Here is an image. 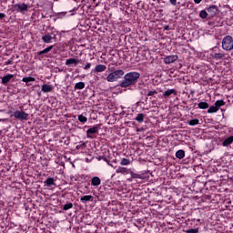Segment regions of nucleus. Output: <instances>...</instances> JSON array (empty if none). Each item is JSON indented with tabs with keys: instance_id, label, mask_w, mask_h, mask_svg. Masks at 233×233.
Here are the masks:
<instances>
[{
	"instance_id": "obj_45",
	"label": "nucleus",
	"mask_w": 233,
	"mask_h": 233,
	"mask_svg": "<svg viewBox=\"0 0 233 233\" xmlns=\"http://www.w3.org/2000/svg\"><path fill=\"white\" fill-rule=\"evenodd\" d=\"M201 1H203V0H194V3H195L196 5H199V3H201Z\"/></svg>"
},
{
	"instance_id": "obj_24",
	"label": "nucleus",
	"mask_w": 233,
	"mask_h": 233,
	"mask_svg": "<svg viewBox=\"0 0 233 233\" xmlns=\"http://www.w3.org/2000/svg\"><path fill=\"white\" fill-rule=\"evenodd\" d=\"M218 110L219 109H218V107L214 104L213 106H210L208 109V114H216V112H218Z\"/></svg>"
},
{
	"instance_id": "obj_25",
	"label": "nucleus",
	"mask_w": 233,
	"mask_h": 233,
	"mask_svg": "<svg viewBox=\"0 0 233 233\" xmlns=\"http://www.w3.org/2000/svg\"><path fill=\"white\" fill-rule=\"evenodd\" d=\"M199 17L200 19H207L208 17V12L207 10H201L199 12Z\"/></svg>"
},
{
	"instance_id": "obj_11",
	"label": "nucleus",
	"mask_w": 233,
	"mask_h": 233,
	"mask_svg": "<svg viewBox=\"0 0 233 233\" xmlns=\"http://www.w3.org/2000/svg\"><path fill=\"white\" fill-rule=\"evenodd\" d=\"M79 63H81V60L77 59V58H69L67 60H66V66H77V65H79Z\"/></svg>"
},
{
	"instance_id": "obj_51",
	"label": "nucleus",
	"mask_w": 233,
	"mask_h": 233,
	"mask_svg": "<svg viewBox=\"0 0 233 233\" xmlns=\"http://www.w3.org/2000/svg\"><path fill=\"white\" fill-rule=\"evenodd\" d=\"M73 167H76V166L73 164Z\"/></svg>"
},
{
	"instance_id": "obj_4",
	"label": "nucleus",
	"mask_w": 233,
	"mask_h": 233,
	"mask_svg": "<svg viewBox=\"0 0 233 233\" xmlns=\"http://www.w3.org/2000/svg\"><path fill=\"white\" fill-rule=\"evenodd\" d=\"M28 4H15L12 5L11 12H16V14H25V12H28Z\"/></svg>"
},
{
	"instance_id": "obj_2",
	"label": "nucleus",
	"mask_w": 233,
	"mask_h": 233,
	"mask_svg": "<svg viewBox=\"0 0 233 233\" xmlns=\"http://www.w3.org/2000/svg\"><path fill=\"white\" fill-rule=\"evenodd\" d=\"M124 76H125V71L123 69H118L111 72L106 76V81H108V83H114V81H117V79H121Z\"/></svg>"
},
{
	"instance_id": "obj_34",
	"label": "nucleus",
	"mask_w": 233,
	"mask_h": 233,
	"mask_svg": "<svg viewBox=\"0 0 233 233\" xmlns=\"http://www.w3.org/2000/svg\"><path fill=\"white\" fill-rule=\"evenodd\" d=\"M74 208V204L67 203V204L64 205L63 210H70V208Z\"/></svg>"
},
{
	"instance_id": "obj_32",
	"label": "nucleus",
	"mask_w": 233,
	"mask_h": 233,
	"mask_svg": "<svg viewBox=\"0 0 233 233\" xmlns=\"http://www.w3.org/2000/svg\"><path fill=\"white\" fill-rule=\"evenodd\" d=\"M196 125H199V119L195 118L188 122L189 127H196Z\"/></svg>"
},
{
	"instance_id": "obj_8",
	"label": "nucleus",
	"mask_w": 233,
	"mask_h": 233,
	"mask_svg": "<svg viewBox=\"0 0 233 233\" xmlns=\"http://www.w3.org/2000/svg\"><path fill=\"white\" fill-rule=\"evenodd\" d=\"M177 59H179L177 55L167 56L164 58V63L165 65H170L172 63H175V61H177Z\"/></svg>"
},
{
	"instance_id": "obj_49",
	"label": "nucleus",
	"mask_w": 233,
	"mask_h": 233,
	"mask_svg": "<svg viewBox=\"0 0 233 233\" xmlns=\"http://www.w3.org/2000/svg\"><path fill=\"white\" fill-rule=\"evenodd\" d=\"M128 181H132V178H129Z\"/></svg>"
},
{
	"instance_id": "obj_9",
	"label": "nucleus",
	"mask_w": 233,
	"mask_h": 233,
	"mask_svg": "<svg viewBox=\"0 0 233 233\" xmlns=\"http://www.w3.org/2000/svg\"><path fill=\"white\" fill-rule=\"evenodd\" d=\"M226 54L224 53H210L209 56L211 57V59H215L216 61H221L223 59H225L226 57Z\"/></svg>"
},
{
	"instance_id": "obj_31",
	"label": "nucleus",
	"mask_w": 233,
	"mask_h": 233,
	"mask_svg": "<svg viewBox=\"0 0 233 233\" xmlns=\"http://www.w3.org/2000/svg\"><path fill=\"white\" fill-rule=\"evenodd\" d=\"M129 174H130L132 179H141V175H139L137 173H134L132 171V169H130Z\"/></svg>"
},
{
	"instance_id": "obj_46",
	"label": "nucleus",
	"mask_w": 233,
	"mask_h": 233,
	"mask_svg": "<svg viewBox=\"0 0 233 233\" xmlns=\"http://www.w3.org/2000/svg\"><path fill=\"white\" fill-rule=\"evenodd\" d=\"M101 159H106V157H98V161H101Z\"/></svg>"
},
{
	"instance_id": "obj_39",
	"label": "nucleus",
	"mask_w": 233,
	"mask_h": 233,
	"mask_svg": "<svg viewBox=\"0 0 233 233\" xmlns=\"http://www.w3.org/2000/svg\"><path fill=\"white\" fill-rule=\"evenodd\" d=\"M156 94H157V91L152 90V91H149V92L147 94V96H156Z\"/></svg>"
},
{
	"instance_id": "obj_37",
	"label": "nucleus",
	"mask_w": 233,
	"mask_h": 233,
	"mask_svg": "<svg viewBox=\"0 0 233 233\" xmlns=\"http://www.w3.org/2000/svg\"><path fill=\"white\" fill-rule=\"evenodd\" d=\"M13 63H14V57H11L7 61L5 62V66H8V65H12Z\"/></svg>"
},
{
	"instance_id": "obj_44",
	"label": "nucleus",
	"mask_w": 233,
	"mask_h": 233,
	"mask_svg": "<svg viewBox=\"0 0 233 233\" xmlns=\"http://www.w3.org/2000/svg\"><path fill=\"white\" fill-rule=\"evenodd\" d=\"M52 48H54V46H49L46 49L47 50V52H50L52 50Z\"/></svg>"
},
{
	"instance_id": "obj_28",
	"label": "nucleus",
	"mask_w": 233,
	"mask_h": 233,
	"mask_svg": "<svg viewBox=\"0 0 233 233\" xmlns=\"http://www.w3.org/2000/svg\"><path fill=\"white\" fill-rule=\"evenodd\" d=\"M136 121H137L138 123H143V121H145V115L143 113L138 114L136 116Z\"/></svg>"
},
{
	"instance_id": "obj_33",
	"label": "nucleus",
	"mask_w": 233,
	"mask_h": 233,
	"mask_svg": "<svg viewBox=\"0 0 233 233\" xmlns=\"http://www.w3.org/2000/svg\"><path fill=\"white\" fill-rule=\"evenodd\" d=\"M78 121L80 123H86V121H88V118L83 115H79L78 116Z\"/></svg>"
},
{
	"instance_id": "obj_6",
	"label": "nucleus",
	"mask_w": 233,
	"mask_h": 233,
	"mask_svg": "<svg viewBox=\"0 0 233 233\" xmlns=\"http://www.w3.org/2000/svg\"><path fill=\"white\" fill-rule=\"evenodd\" d=\"M14 117L15 119H19L20 121H28V113L23 111V110H16L13 114Z\"/></svg>"
},
{
	"instance_id": "obj_43",
	"label": "nucleus",
	"mask_w": 233,
	"mask_h": 233,
	"mask_svg": "<svg viewBox=\"0 0 233 233\" xmlns=\"http://www.w3.org/2000/svg\"><path fill=\"white\" fill-rule=\"evenodd\" d=\"M6 17V15L5 13H0V19H5Z\"/></svg>"
},
{
	"instance_id": "obj_1",
	"label": "nucleus",
	"mask_w": 233,
	"mask_h": 233,
	"mask_svg": "<svg viewBox=\"0 0 233 233\" xmlns=\"http://www.w3.org/2000/svg\"><path fill=\"white\" fill-rule=\"evenodd\" d=\"M139 77H141V75L136 71L127 73L124 76V80L120 84L121 88H127L132 86V85H136Z\"/></svg>"
},
{
	"instance_id": "obj_5",
	"label": "nucleus",
	"mask_w": 233,
	"mask_h": 233,
	"mask_svg": "<svg viewBox=\"0 0 233 233\" xmlns=\"http://www.w3.org/2000/svg\"><path fill=\"white\" fill-rule=\"evenodd\" d=\"M222 49L226 50V52L233 50V38L230 35H226L222 39Z\"/></svg>"
},
{
	"instance_id": "obj_17",
	"label": "nucleus",
	"mask_w": 233,
	"mask_h": 233,
	"mask_svg": "<svg viewBox=\"0 0 233 233\" xmlns=\"http://www.w3.org/2000/svg\"><path fill=\"white\" fill-rule=\"evenodd\" d=\"M93 199H94V197H92L91 195H86V196L80 198V201L82 203H86L88 201H93Z\"/></svg>"
},
{
	"instance_id": "obj_41",
	"label": "nucleus",
	"mask_w": 233,
	"mask_h": 233,
	"mask_svg": "<svg viewBox=\"0 0 233 233\" xmlns=\"http://www.w3.org/2000/svg\"><path fill=\"white\" fill-rule=\"evenodd\" d=\"M92 66V64L87 63L86 66H84V70H89V68Z\"/></svg>"
},
{
	"instance_id": "obj_10",
	"label": "nucleus",
	"mask_w": 233,
	"mask_h": 233,
	"mask_svg": "<svg viewBox=\"0 0 233 233\" xmlns=\"http://www.w3.org/2000/svg\"><path fill=\"white\" fill-rule=\"evenodd\" d=\"M97 132H99V127L95 126L86 130V136L92 139L94 137V134H97Z\"/></svg>"
},
{
	"instance_id": "obj_22",
	"label": "nucleus",
	"mask_w": 233,
	"mask_h": 233,
	"mask_svg": "<svg viewBox=\"0 0 233 233\" xmlns=\"http://www.w3.org/2000/svg\"><path fill=\"white\" fill-rule=\"evenodd\" d=\"M172 94L176 95V89H167L163 93L164 97H168L169 96H172Z\"/></svg>"
},
{
	"instance_id": "obj_21",
	"label": "nucleus",
	"mask_w": 233,
	"mask_h": 233,
	"mask_svg": "<svg viewBox=\"0 0 233 233\" xmlns=\"http://www.w3.org/2000/svg\"><path fill=\"white\" fill-rule=\"evenodd\" d=\"M176 157L177 159H183V157H185V150L179 149L176 152Z\"/></svg>"
},
{
	"instance_id": "obj_36",
	"label": "nucleus",
	"mask_w": 233,
	"mask_h": 233,
	"mask_svg": "<svg viewBox=\"0 0 233 233\" xmlns=\"http://www.w3.org/2000/svg\"><path fill=\"white\" fill-rule=\"evenodd\" d=\"M199 229L198 228H191V229H187L186 233H198Z\"/></svg>"
},
{
	"instance_id": "obj_23",
	"label": "nucleus",
	"mask_w": 233,
	"mask_h": 233,
	"mask_svg": "<svg viewBox=\"0 0 233 233\" xmlns=\"http://www.w3.org/2000/svg\"><path fill=\"white\" fill-rule=\"evenodd\" d=\"M131 163H132V160L127 159V158H122L121 161H120V165L122 167H127V166L130 165Z\"/></svg>"
},
{
	"instance_id": "obj_30",
	"label": "nucleus",
	"mask_w": 233,
	"mask_h": 233,
	"mask_svg": "<svg viewBox=\"0 0 233 233\" xmlns=\"http://www.w3.org/2000/svg\"><path fill=\"white\" fill-rule=\"evenodd\" d=\"M215 106L219 110L221 106H225V101L224 100H217L215 102Z\"/></svg>"
},
{
	"instance_id": "obj_14",
	"label": "nucleus",
	"mask_w": 233,
	"mask_h": 233,
	"mask_svg": "<svg viewBox=\"0 0 233 233\" xmlns=\"http://www.w3.org/2000/svg\"><path fill=\"white\" fill-rule=\"evenodd\" d=\"M44 187H56V179L54 177H48L45 180Z\"/></svg>"
},
{
	"instance_id": "obj_18",
	"label": "nucleus",
	"mask_w": 233,
	"mask_h": 233,
	"mask_svg": "<svg viewBox=\"0 0 233 233\" xmlns=\"http://www.w3.org/2000/svg\"><path fill=\"white\" fill-rule=\"evenodd\" d=\"M53 89L54 88L52 87V86L48 84H44L42 86V92L48 93V92H52Z\"/></svg>"
},
{
	"instance_id": "obj_12",
	"label": "nucleus",
	"mask_w": 233,
	"mask_h": 233,
	"mask_svg": "<svg viewBox=\"0 0 233 233\" xmlns=\"http://www.w3.org/2000/svg\"><path fill=\"white\" fill-rule=\"evenodd\" d=\"M130 168L124 167H118L116 170V174H123L124 176H127L130 174Z\"/></svg>"
},
{
	"instance_id": "obj_50",
	"label": "nucleus",
	"mask_w": 233,
	"mask_h": 233,
	"mask_svg": "<svg viewBox=\"0 0 233 233\" xmlns=\"http://www.w3.org/2000/svg\"><path fill=\"white\" fill-rule=\"evenodd\" d=\"M0 121H5V119H0Z\"/></svg>"
},
{
	"instance_id": "obj_27",
	"label": "nucleus",
	"mask_w": 233,
	"mask_h": 233,
	"mask_svg": "<svg viewBox=\"0 0 233 233\" xmlns=\"http://www.w3.org/2000/svg\"><path fill=\"white\" fill-rule=\"evenodd\" d=\"M198 108H200V110H207V108H208V103L207 102H200L198 103Z\"/></svg>"
},
{
	"instance_id": "obj_47",
	"label": "nucleus",
	"mask_w": 233,
	"mask_h": 233,
	"mask_svg": "<svg viewBox=\"0 0 233 233\" xmlns=\"http://www.w3.org/2000/svg\"><path fill=\"white\" fill-rule=\"evenodd\" d=\"M168 28H170L168 25H166L165 27H164V30H168Z\"/></svg>"
},
{
	"instance_id": "obj_26",
	"label": "nucleus",
	"mask_w": 233,
	"mask_h": 233,
	"mask_svg": "<svg viewBox=\"0 0 233 233\" xmlns=\"http://www.w3.org/2000/svg\"><path fill=\"white\" fill-rule=\"evenodd\" d=\"M85 88V82H78L75 85V90H83Z\"/></svg>"
},
{
	"instance_id": "obj_3",
	"label": "nucleus",
	"mask_w": 233,
	"mask_h": 233,
	"mask_svg": "<svg viewBox=\"0 0 233 233\" xmlns=\"http://www.w3.org/2000/svg\"><path fill=\"white\" fill-rule=\"evenodd\" d=\"M56 33L57 31L56 30V28L51 27V33H46L44 35H42L43 43H46V45H50V43H52V40L57 37Z\"/></svg>"
},
{
	"instance_id": "obj_48",
	"label": "nucleus",
	"mask_w": 233,
	"mask_h": 233,
	"mask_svg": "<svg viewBox=\"0 0 233 233\" xmlns=\"http://www.w3.org/2000/svg\"><path fill=\"white\" fill-rule=\"evenodd\" d=\"M197 221L199 223V221H201V219L198 218V219H197Z\"/></svg>"
},
{
	"instance_id": "obj_16",
	"label": "nucleus",
	"mask_w": 233,
	"mask_h": 233,
	"mask_svg": "<svg viewBox=\"0 0 233 233\" xmlns=\"http://www.w3.org/2000/svg\"><path fill=\"white\" fill-rule=\"evenodd\" d=\"M22 81L23 83H25L26 86H30V84L28 83H34V81H35V78H34L33 76H25L23 77Z\"/></svg>"
},
{
	"instance_id": "obj_40",
	"label": "nucleus",
	"mask_w": 233,
	"mask_h": 233,
	"mask_svg": "<svg viewBox=\"0 0 233 233\" xmlns=\"http://www.w3.org/2000/svg\"><path fill=\"white\" fill-rule=\"evenodd\" d=\"M169 3L172 6H177V0H169Z\"/></svg>"
},
{
	"instance_id": "obj_19",
	"label": "nucleus",
	"mask_w": 233,
	"mask_h": 233,
	"mask_svg": "<svg viewBox=\"0 0 233 233\" xmlns=\"http://www.w3.org/2000/svg\"><path fill=\"white\" fill-rule=\"evenodd\" d=\"M233 143V136L228 137L223 141V147H229Z\"/></svg>"
},
{
	"instance_id": "obj_20",
	"label": "nucleus",
	"mask_w": 233,
	"mask_h": 233,
	"mask_svg": "<svg viewBox=\"0 0 233 233\" xmlns=\"http://www.w3.org/2000/svg\"><path fill=\"white\" fill-rule=\"evenodd\" d=\"M105 70H106V66L97 65L96 66L94 72H105Z\"/></svg>"
},
{
	"instance_id": "obj_7",
	"label": "nucleus",
	"mask_w": 233,
	"mask_h": 233,
	"mask_svg": "<svg viewBox=\"0 0 233 233\" xmlns=\"http://www.w3.org/2000/svg\"><path fill=\"white\" fill-rule=\"evenodd\" d=\"M218 11L219 9L218 8V5H214L207 8V12L209 17H216V15H218Z\"/></svg>"
},
{
	"instance_id": "obj_42",
	"label": "nucleus",
	"mask_w": 233,
	"mask_h": 233,
	"mask_svg": "<svg viewBox=\"0 0 233 233\" xmlns=\"http://www.w3.org/2000/svg\"><path fill=\"white\" fill-rule=\"evenodd\" d=\"M104 161H106V163L108 165V167H111L112 168H114V165L110 164V162L108 161V159L104 158Z\"/></svg>"
},
{
	"instance_id": "obj_35",
	"label": "nucleus",
	"mask_w": 233,
	"mask_h": 233,
	"mask_svg": "<svg viewBox=\"0 0 233 233\" xmlns=\"http://www.w3.org/2000/svg\"><path fill=\"white\" fill-rule=\"evenodd\" d=\"M66 14H68V12H61V13H58L56 15V19H63V17H65V15H66Z\"/></svg>"
},
{
	"instance_id": "obj_29",
	"label": "nucleus",
	"mask_w": 233,
	"mask_h": 233,
	"mask_svg": "<svg viewBox=\"0 0 233 233\" xmlns=\"http://www.w3.org/2000/svg\"><path fill=\"white\" fill-rule=\"evenodd\" d=\"M76 150H85L86 148V143L79 142L78 145L76 147Z\"/></svg>"
},
{
	"instance_id": "obj_13",
	"label": "nucleus",
	"mask_w": 233,
	"mask_h": 233,
	"mask_svg": "<svg viewBox=\"0 0 233 233\" xmlns=\"http://www.w3.org/2000/svg\"><path fill=\"white\" fill-rule=\"evenodd\" d=\"M101 185V178L99 177H93L91 178V186L94 187V188H97Z\"/></svg>"
},
{
	"instance_id": "obj_38",
	"label": "nucleus",
	"mask_w": 233,
	"mask_h": 233,
	"mask_svg": "<svg viewBox=\"0 0 233 233\" xmlns=\"http://www.w3.org/2000/svg\"><path fill=\"white\" fill-rule=\"evenodd\" d=\"M43 54H48V51L46 48L43 49L42 51H39L37 53V56H43Z\"/></svg>"
},
{
	"instance_id": "obj_15",
	"label": "nucleus",
	"mask_w": 233,
	"mask_h": 233,
	"mask_svg": "<svg viewBox=\"0 0 233 233\" xmlns=\"http://www.w3.org/2000/svg\"><path fill=\"white\" fill-rule=\"evenodd\" d=\"M14 79V75L8 74L2 77V85H6L7 83H10Z\"/></svg>"
}]
</instances>
